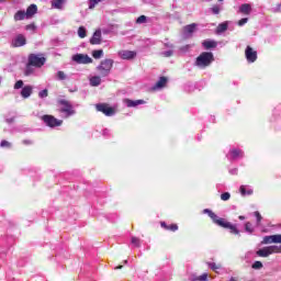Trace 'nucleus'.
<instances>
[{
    "mask_svg": "<svg viewBox=\"0 0 281 281\" xmlns=\"http://www.w3.org/2000/svg\"><path fill=\"white\" fill-rule=\"evenodd\" d=\"M14 89H23V80H18L14 83Z\"/></svg>",
    "mask_w": 281,
    "mask_h": 281,
    "instance_id": "44",
    "label": "nucleus"
},
{
    "mask_svg": "<svg viewBox=\"0 0 281 281\" xmlns=\"http://www.w3.org/2000/svg\"><path fill=\"white\" fill-rule=\"evenodd\" d=\"M255 216L257 218V222L260 223V221H262V215H260V212H255Z\"/></svg>",
    "mask_w": 281,
    "mask_h": 281,
    "instance_id": "49",
    "label": "nucleus"
},
{
    "mask_svg": "<svg viewBox=\"0 0 281 281\" xmlns=\"http://www.w3.org/2000/svg\"><path fill=\"white\" fill-rule=\"evenodd\" d=\"M33 91H34V88L32 86H25L21 90V95L24 99H27V98H30V95H32Z\"/></svg>",
    "mask_w": 281,
    "mask_h": 281,
    "instance_id": "18",
    "label": "nucleus"
},
{
    "mask_svg": "<svg viewBox=\"0 0 281 281\" xmlns=\"http://www.w3.org/2000/svg\"><path fill=\"white\" fill-rule=\"evenodd\" d=\"M202 45L206 49H214V48H216V46L218 44L215 41L206 40V41L202 42Z\"/></svg>",
    "mask_w": 281,
    "mask_h": 281,
    "instance_id": "23",
    "label": "nucleus"
},
{
    "mask_svg": "<svg viewBox=\"0 0 281 281\" xmlns=\"http://www.w3.org/2000/svg\"><path fill=\"white\" fill-rule=\"evenodd\" d=\"M239 221H245V216L240 215Z\"/></svg>",
    "mask_w": 281,
    "mask_h": 281,
    "instance_id": "51",
    "label": "nucleus"
},
{
    "mask_svg": "<svg viewBox=\"0 0 281 281\" xmlns=\"http://www.w3.org/2000/svg\"><path fill=\"white\" fill-rule=\"evenodd\" d=\"M126 262H128V260H125V261H124V265H126Z\"/></svg>",
    "mask_w": 281,
    "mask_h": 281,
    "instance_id": "54",
    "label": "nucleus"
},
{
    "mask_svg": "<svg viewBox=\"0 0 281 281\" xmlns=\"http://www.w3.org/2000/svg\"><path fill=\"white\" fill-rule=\"evenodd\" d=\"M203 213L207 214L210 218H212L213 223H215V225H218L224 229H229L231 234H235V236H238V234H240L236 225L225 221V218H222V217L218 218V215H216V213H214L212 210L205 209Z\"/></svg>",
    "mask_w": 281,
    "mask_h": 281,
    "instance_id": "1",
    "label": "nucleus"
},
{
    "mask_svg": "<svg viewBox=\"0 0 281 281\" xmlns=\"http://www.w3.org/2000/svg\"><path fill=\"white\" fill-rule=\"evenodd\" d=\"M268 249L270 251V255L271 254H281V246H268Z\"/></svg>",
    "mask_w": 281,
    "mask_h": 281,
    "instance_id": "31",
    "label": "nucleus"
},
{
    "mask_svg": "<svg viewBox=\"0 0 281 281\" xmlns=\"http://www.w3.org/2000/svg\"><path fill=\"white\" fill-rule=\"evenodd\" d=\"M229 199H232V194H229V192H225L221 194L222 201H229Z\"/></svg>",
    "mask_w": 281,
    "mask_h": 281,
    "instance_id": "38",
    "label": "nucleus"
},
{
    "mask_svg": "<svg viewBox=\"0 0 281 281\" xmlns=\"http://www.w3.org/2000/svg\"><path fill=\"white\" fill-rule=\"evenodd\" d=\"M102 0H89V10H93Z\"/></svg>",
    "mask_w": 281,
    "mask_h": 281,
    "instance_id": "34",
    "label": "nucleus"
},
{
    "mask_svg": "<svg viewBox=\"0 0 281 281\" xmlns=\"http://www.w3.org/2000/svg\"><path fill=\"white\" fill-rule=\"evenodd\" d=\"M245 231L248 232L249 234H254V228L251 227V223L247 222L245 224Z\"/></svg>",
    "mask_w": 281,
    "mask_h": 281,
    "instance_id": "39",
    "label": "nucleus"
},
{
    "mask_svg": "<svg viewBox=\"0 0 281 281\" xmlns=\"http://www.w3.org/2000/svg\"><path fill=\"white\" fill-rule=\"evenodd\" d=\"M47 95H48L47 89H44V90L38 92L40 98H47Z\"/></svg>",
    "mask_w": 281,
    "mask_h": 281,
    "instance_id": "45",
    "label": "nucleus"
},
{
    "mask_svg": "<svg viewBox=\"0 0 281 281\" xmlns=\"http://www.w3.org/2000/svg\"><path fill=\"white\" fill-rule=\"evenodd\" d=\"M91 87H100L102 85V79L99 76H94L90 79Z\"/></svg>",
    "mask_w": 281,
    "mask_h": 281,
    "instance_id": "26",
    "label": "nucleus"
},
{
    "mask_svg": "<svg viewBox=\"0 0 281 281\" xmlns=\"http://www.w3.org/2000/svg\"><path fill=\"white\" fill-rule=\"evenodd\" d=\"M25 30H26L27 32H36V24L31 23V24H29V25L25 26Z\"/></svg>",
    "mask_w": 281,
    "mask_h": 281,
    "instance_id": "37",
    "label": "nucleus"
},
{
    "mask_svg": "<svg viewBox=\"0 0 281 281\" xmlns=\"http://www.w3.org/2000/svg\"><path fill=\"white\" fill-rule=\"evenodd\" d=\"M125 104L126 106H128L130 109L135 108V106H139V104H146V101L139 99V100H131V99H125Z\"/></svg>",
    "mask_w": 281,
    "mask_h": 281,
    "instance_id": "15",
    "label": "nucleus"
},
{
    "mask_svg": "<svg viewBox=\"0 0 281 281\" xmlns=\"http://www.w3.org/2000/svg\"><path fill=\"white\" fill-rule=\"evenodd\" d=\"M102 43V31L97 30L90 38V45H100Z\"/></svg>",
    "mask_w": 281,
    "mask_h": 281,
    "instance_id": "13",
    "label": "nucleus"
},
{
    "mask_svg": "<svg viewBox=\"0 0 281 281\" xmlns=\"http://www.w3.org/2000/svg\"><path fill=\"white\" fill-rule=\"evenodd\" d=\"M13 19H14V21H23V20L27 19V15H26L25 11L20 10L14 14Z\"/></svg>",
    "mask_w": 281,
    "mask_h": 281,
    "instance_id": "24",
    "label": "nucleus"
},
{
    "mask_svg": "<svg viewBox=\"0 0 281 281\" xmlns=\"http://www.w3.org/2000/svg\"><path fill=\"white\" fill-rule=\"evenodd\" d=\"M239 12L240 14H246V15L251 14V4L249 3L241 4L239 8Z\"/></svg>",
    "mask_w": 281,
    "mask_h": 281,
    "instance_id": "22",
    "label": "nucleus"
},
{
    "mask_svg": "<svg viewBox=\"0 0 281 281\" xmlns=\"http://www.w3.org/2000/svg\"><path fill=\"white\" fill-rule=\"evenodd\" d=\"M102 56H104V50L102 49H97L92 52V58H94L95 60L102 58Z\"/></svg>",
    "mask_w": 281,
    "mask_h": 281,
    "instance_id": "29",
    "label": "nucleus"
},
{
    "mask_svg": "<svg viewBox=\"0 0 281 281\" xmlns=\"http://www.w3.org/2000/svg\"><path fill=\"white\" fill-rule=\"evenodd\" d=\"M239 192H240L241 196H247V195L249 196V195L254 194V190H251V189L247 190V189H245V186H241L239 188Z\"/></svg>",
    "mask_w": 281,
    "mask_h": 281,
    "instance_id": "27",
    "label": "nucleus"
},
{
    "mask_svg": "<svg viewBox=\"0 0 281 281\" xmlns=\"http://www.w3.org/2000/svg\"><path fill=\"white\" fill-rule=\"evenodd\" d=\"M166 85H168V77H160L156 85L153 87V90L157 91V89H164Z\"/></svg>",
    "mask_w": 281,
    "mask_h": 281,
    "instance_id": "14",
    "label": "nucleus"
},
{
    "mask_svg": "<svg viewBox=\"0 0 281 281\" xmlns=\"http://www.w3.org/2000/svg\"><path fill=\"white\" fill-rule=\"evenodd\" d=\"M57 80H67V75L65 74V71H57Z\"/></svg>",
    "mask_w": 281,
    "mask_h": 281,
    "instance_id": "35",
    "label": "nucleus"
},
{
    "mask_svg": "<svg viewBox=\"0 0 281 281\" xmlns=\"http://www.w3.org/2000/svg\"><path fill=\"white\" fill-rule=\"evenodd\" d=\"M1 2L5 1V0H0Z\"/></svg>",
    "mask_w": 281,
    "mask_h": 281,
    "instance_id": "56",
    "label": "nucleus"
},
{
    "mask_svg": "<svg viewBox=\"0 0 281 281\" xmlns=\"http://www.w3.org/2000/svg\"><path fill=\"white\" fill-rule=\"evenodd\" d=\"M217 1L223 2V0H217Z\"/></svg>",
    "mask_w": 281,
    "mask_h": 281,
    "instance_id": "55",
    "label": "nucleus"
},
{
    "mask_svg": "<svg viewBox=\"0 0 281 281\" xmlns=\"http://www.w3.org/2000/svg\"><path fill=\"white\" fill-rule=\"evenodd\" d=\"M245 56L249 63H256L258 60V52L254 50L251 46L246 47Z\"/></svg>",
    "mask_w": 281,
    "mask_h": 281,
    "instance_id": "10",
    "label": "nucleus"
},
{
    "mask_svg": "<svg viewBox=\"0 0 281 281\" xmlns=\"http://www.w3.org/2000/svg\"><path fill=\"white\" fill-rule=\"evenodd\" d=\"M34 66L30 65V61H27L25 70H24V75L25 76H32V74H34Z\"/></svg>",
    "mask_w": 281,
    "mask_h": 281,
    "instance_id": "30",
    "label": "nucleus"
},
{
    "mask_svg": "<svg viewBox=\"0 0 281 281\" xmlns=\"http://www.w3.org/2000/svg\"><path fill=\"white\" fill-rule=\"evenodd\" d=\"M175 53L172 52V50H167V52H164L162 53V56L165 57V58H170V56H172Z\"/></svg>",
    "mask_w": 281,
    "mask_h": 281,
    "instance_id": "47",
    "label": "nucleus"
},
{
    "mask_svg": "<svg viewBox=\"0 0 281 281\" xmlns=\"http://www.w3.org/2000/svg\"><path fill=\"white\" fill-rule=\"evenodd\" d=\"M198 24L191 23L186 26H183L182 31L187 38H192V35L196 32Z\"/></svg>",
    "mask_w": 281,
    "mask_h": 281,
    "instance_id": "11",
    "label": "nucleus"
},
{
    "mask_svg": "<svg viewBox=\"0 0 281 281\" xmlns=\"http://www.w3.org/2000/svg\"><path fill=\"white\" fill-rule=\"evenodd\" d=\"M252 269H262V263L260 261H255L252 263Z\"/></svg>",
    "mask_w": 281,
    "mask_h": 281,
    "instance_id": "46",
    "label": "nucleus"
},
{
    "mask_svg": "<svg viewBox=\"0 0 281 281\" xmlns=\"http://www.w3.org/2000/svg\"><path fill=\"white\" fill-rule=\"evenodd\" d=\"M198 281H207V273H203L202 276L196 278Z\"/></svg>",
    "mask_w": 281,
    "mask_h": 281,
    "instance_id": "48",
    "label": "nucleus"
},
{
    "mask_svg": "<svg viewBox=\"0 0 281 281\" xmlns=\"http://www.w3.org/2000/svg\"><path fill=\"white\" fill-rule=\"evenodd\" d=\"M231 157L232 159H240L245 157V153H243V149H232Z\"/></svg>",
    "mask_w": 281,
    "mask_h": 281,
    "instance_id": "20",
    "label": "nucleus"
},
{
    "mask_svg": "<svg viewBox=\"0 0 281 281\" xmlns=\"http://www.w3.org/2000/svg\"><path fill=\"white\" fill-rule=\"evenodd\" d=\"M0 146L2 148H10V146H12V144H10V142H8V140H1Z\"/></svg>",
    "mask_w": 281,
    "mask_h": 281,
    "instance_id": "43",
    "label": "nucleus"
},
{
    "mask_svg": "<svg viewBox=\"0 0 281 281\" xmlns=\"http://www.w3.org/2000/svg\"><path fill=\"white\" fill-rule=\"evenodd\" d=\"M146 15H140V16H138L137 19H136V23L138 24V25H142V23H146Z\"/></svg>",
    "mask_w": 281,
    "mask_h": 281,
    "instance_id": "41",
    "label": "nucleus"
},
{
    "mask_svg": "<svg viewBox=\"0 0 281 281\" xmlns=\"http://www.w3.org/2000/svg\"><path fill=\"white\" fill-rule=\"evenodd\" d=\"M72 60L77 63V65H91V63H93V59L89 57V55H85V54L74 55Z\"/></svg>",
    "mask_w": 281,
    "mask_h": 281,
    "instance_id": "8",
    "label": "nucleus"
},
{
    "mask_svg": "<svg viewBox=\"0 0 281 281\" xmlns=\"http://www.w3.org/2000/svg\"><path fill=\"white\" fill-rule=\"evenodd\" d=\"M42 122H44V124H46L49 128H56L58 126H63V120H58L56 119L54 115L52 114H45L43 116H41Z\"/></svg>",
    "mask_w": 281,
    "mask_h": 281,
    "instance_id": "4",
    "label": "nucleus"
},
{
    "mask_svg": "<svg viewBox=\"0 0 281 281\" xmlns=\"http://www.w3.org/2000/svg\"><path fill=\"white\" fill-rule=\"evenodd\" d=\"M58 104H60L63 108L60 109V113H66L67 117H70V115L76 114V110H74V105H71V102L60 99L58 101Z\"/></svg>",
    "mask_w": 281,
    "mask_h": 281,
    "instance_id": "7",
    "label": "nucleus"
},
{
    "mask_svg": "<svg viewBox=\"0 0 281 281\" xmlns=\"http://www.w3.org/2000/svg\"><path fill=\"white\" fill-rule=\"evenodd\" d=\"M227 27H229V24L227 22H223V23L217 25L216 33L217 34H223V32H227Z\"/></svg>",
    "mask_w": 281,
    "mask_h": 281,
    "instance_id": "25",
    "label": "nucleus"
},
{
    "mask_svg": "<svg viewBox=\"0 0 281 281\" xmlns=\"http://www.w3.org/2000/svg\"><path fill=\"white\" fill-rule=\"evenodd\" d=\"M124 266L120 265L117 267H115V269H123Z\"/></svg>",
    "mask_w": 281,
    "mask_h": 281,
    "instance_id": "52",
    "label": "nucleus"
},
{
    "mask_svg": "<svg viewBox=\"0 0 281 281\" xmlns=\"http://www.w3.org/2000/svg\"><path fill=\"white\" fill-rule=\"evenodd\" d=\"M78 36L79 38H87V29L85 26L78 29Z\"/></svg>",
    "mask_w": 281,
    "mask_h": 281,
    "instance_id": "32",
    "label": "nucleus"
},
{
    "mask_svg": "<svg viewBox=\"0 0 281 281\" xmlns=\"http://www.w3.org/2000/svg\"><path fill=\"white\" fill-rule=\"evenodd\" d=\"M229 281H236V279L234 277H232Z\"/></svg>",
    "mask_w": 281,
    "mask_h": 281,
    "instance_id": "53",
    "label": "nucleus"
},
{
    "mask_svg": "<svg viewBox=\"0 0 281 281\" xmlns=\"http://www.w3.org/2000/svg\"><path fill=\"white\" fill-rule=\"evenodd\" d=\"M111 69H113V59H103L97 67V70L103 78L111 74Z\"/></svg>",
    "mask_w": 281,
    "mask_h": 281,
    "instance_id": "3",
    "label": "nucleus"
},
{
    "mask_svg": "<svg viewBox=\"0 0 281 281\" xmlns=\"http://www.w3.org/2000/svg\"><path fill=\"white\" fill-rule=\"evenodd\" d=\"M47 61V58H45L43 55H36V54H30L29 55V63L33 67H36L37 69H41L43 65Z\"/></svg>",
    "mask_w": 281,
    "mask_h": 281,
    "instance_id": "5",
    "label": "nucleus"
},
{
    "mask_svg": "<svg viewBox=\"0 0 281 281\" xmlns=\"http://www.w3.org/2000/svg\"><path fill=\"white\" fill-rule=\"evenodd\" d=\"M160 227H162V229H166L167 232H178L179 231V225L177 224H166V222H160Z\"/></svg>",
    "mask_w": 281,
    "mask_h": 281,
    "instance_id": "17",
    "label": "nucleus"
},
{
    "mask_svg": "<svg viewBox=\"0 0 281 281\" xmlns=\"http://www.w3.org/2000/svg\"><path fill=\"white\" fill-rule=\"evenodd\" d=\"M132 245H134V247H139L142 241L137 237H132Z\"/></svg>",
    "mask_w": 281,
    "mask_h": 281,
    "instance_id": "40",
    "label": "nucleus"
},
{
    "mask_svg": "<svg viewBox=\"0 0 281 281\" xmlns=\"http://www.w3.org/2000/svg\"><path fill=\"white\" fill-rule=\"evenodd\" d=\"M214 60V54L210 52H203L200 54V56L195 59L196 67H200V69H205L206 67H210Z\"/></svg>",
    "mask_w": 281,
    "mask_h": 281,
    "instance_id": "2",
    "label": "nucleus"
},
{
    "mask_svg": "<svg viewBox=\"0 0 281 281\" xmlns=\"http://www.w3.org/2000/svg\"><path fill=\"white\" fill-rule=\"evenodd\" d=\"M249 19L248 18H244V19H240L238 22H237V25L239 27H243V25H246V23H248Z\"/></svg>",
    "mask_w": 281,
    "mask_h": 281,
    "instance_id": "42",
    "label": "nucleus"
},
{
    "mask_svg": "<svg viewBox=\"0 0 281 281\" xmlns=\"http://www.w3.org/2000/svg\"><path fill=\"white\" fill-rule=\"evenodd\" d=\"M257 256H259L260 258H269V256H271V252L269 250V246L259 249L257 251Z\"/></svg>",
    "mask_w": 281,
    "mask_h": 281,
    "instance_id": "21",
    "label": "nucleus"
},
{
    "mask_svg": "<svg viewBox=\"0 0 281 281\" xmlns=\"http://www.w3.org/2000/svg\"><path fill=\"white\" fill-rule=\"evenodd\" d=\"M36 12H38V7H36V4L29 5L25 12L26 19H32Z\"/></svg>",
    "mask_w": 281,
    "mask_h": 281,
    "instance_id": "16",
    "label": "nucleus"
},
{
    "mask_svg": "<svg viewBox=\"0 0 281 281\" xmlns=\"http://www.w3.org/2000/svg\"><path fill=\"white\" fill-rule=\"evenodd\" d=\"M281 244V234L265 236L261 245Z\"/></svg>",
    "mask_w": 281,
    "mask_h": 281,
    "instance_id": "9",
    "label": "nucleus"
},
{
    "mask_svg": "<svg viewBox=\"0 0 281 281\" xmlns=\"http://www.w3.org/2000/svg\"><path fill=\"white\" fill-rule=\"evenodd\" d=\"M211 11L213 12V14H221V7L218 4H214L211 8Z\"/></svg>",
    "mask_w": 281,
    "mask_h": 281,
    "instance_id": "36",
    "label": "nucleus"
},
{
    "mask_svg": "<svg viewBox=\"0 0 281 281\" xmlns=\"http://www.w3.org/2000/svg\"><path fill=\"white\" fill-rule=\"evenodd\" d=\"M27 43V40L23 36V34L16 35V37L12 41V47H23Z\"/></svg>",
    "mask_w": 281,
    "mask_h": 281,
    "instance_id": "12",
    "label": "nucleus"
},
{
    "mask_svg": "<svg viewBox=\"0 0 281 281\" xmlns=\"http://www.w3.org/2000/svg\"><path fill=\"white\" fill-rule=\"evenodd\" d=\"M23 144H25L26 146H30L32 144V140L25 139V140H23Z\"/></svg>",
    "mask_w": 281,
    "mask_h": 281,
    "instance_id": "50",
    "label": "nucleus"
},
{
    "mask_svg": "<svg viewBox=\"0 0 281 281\" xmlns=\"http://www.w3.org/2000/svg\"><path fill=\"white\" fill-rule=\"evenodd\" d=\"M135 56H137V53H135L133 50H124L121 54V57L123 58V60H133V58H135Z\"/></svg>",
    "mask_w": 281,
    "mask_h": 281,
    "instance_id": "19",
    "label": "nucleus"
},
{
    "mask_svg": "<svg viewBox=\"0 0 281 281\" xmlns=\"http://www.w3.org/2000/svg\"><path fill=\"white\" fill-rule=\"evenodd\" d=\"M95 110L106 115V117H113L115 114V108H112L109 103H98L95 104Z\"/></svg>",
    "mask_w": 281,
    "mask_h": 281,
    "instance_id": "6",
    "label": "nucleus"
},
{
    "mask_svg": "<svg viewBox=\"0 0 281 281\" xmlns=\"http://www.w3.org/2000/svg\"><path fill=\"white\" fill-rule=\"evenodd\" d=\"M210 269H212V271H218V269H222V265L221 263H214V262H207Z\"/></svg>",
    "mask_w": 281,
    "mask_h": 281,
    "instance_id": "33",
    "label": "nucleus"
},
{
    "mask_svg": "<svg viewBox=\"0 0 281 281\" xmlns=\"http://www.w3.org/2000/svg\"><path fill=\"white\" fill-rule=\"evenodd\" d=\"M64 3H65V0H53L52 5L57 10H63Z\"/></svg>",
    "mask_w": 281,
    "mask_h": 281,
    "instance_id": "28",
    "label": "nucleus"
}]
</instances>
